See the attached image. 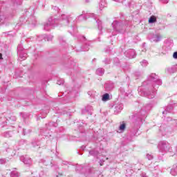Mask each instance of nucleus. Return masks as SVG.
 Returning <instances> with one entry per match:
<instances>
[{
	"instance_id": "1",
	"label": "nucleus",
	"mask_w": 177,
	"mask_h": 177,
	"mask_svg": "<svg viewBox=\"0 0 177 177\" xmlns=\"http://www.w3.org/2000/svg\"><path fill=\"white\" fill-rule=\"evenodd\" d=\"M112 26L113 30L115 31H118L119 32H121L123 34V32H125V25L122 24L121 22H118L117 21H114L112 23Z\"/></svg>"
},
{
	"instance_id": "2",
	"label": "nucleus",
	"mask_w": 177,
	"mask_h": 177,
	"mask_svg": "<svg viewBox=\"0 0 177 177\" xmlns=\"http://www.w3.org/2000/svg\"><path fill=\"white\" fill-rule=\"evenodd\" d=\"M57 19H55L53 17H51L48 19V21L44 24V30L49 31L50 28L55 27V24H57Z\"/></svg>"
},
{
	"instance_id": "3",
	"label": "nucleus",
	"mask_w": 177,
	"mask_h": 177,
	"mask_svg": "<svg viewBox=\"0 0 177 177\" xmlns=\"http://www.w3.org/2000/svg\"><path fill=\"white\" fill-rule=\"evenodd\" d=\"M70 21H71V17L70 16L66 15H61V20L59 21L60 24L68 26Z\"/></svg>"
},
{
	"instance_id": "4",
	"label": "nucleus",
	"mask_w": 177,
	"mask_h": 177,
	"mask_svg": "<svg viewBox=\"0 0 177 177\" xmlns=\"http://www.w3.org/2000/svg\"><path fill=\"white\" fill-rule=\"evenodd\" d=\"M149 38L152 41V42H160L161 41V39L162 38V36L160 35V33L156 34H149Z\"/></svg>"
},
{
	"instance_id": "5",
	"label": "nucleus",
	"mask_w": 177,
	"mask_h": 177,
	"mask_svg": "<svg viewBox=\"0 0 177 177\" xmlns=\"http://www.w3.org/2000/svg\"><path fill=\"white\" fill-rule=\"evenodd\" d=\"M125 55L129 59H135V57H136V53L135 52V50L133 49L128 50L125 53Z\"/></svg>"
},
{
	"instance_id": "6",
	"label": "nucleus",
	"mask_w": 177,
	"mask_h": 177,
	"mask_svg": "<svg viewBox=\"0 0 177 177\" xmlns=\"http://www.w3.org/2000/svg\"><path fill=\"white\" fill-rule=\"evenodd\" d=\"M17 54L19 55V59L21 60H26L27 59V54L24 51H19L17 52Z\"/></svg>"
},
{
	"instance_id": "7",
	"label": "nucleus",
	"mask_w": 177,
	"mask_h": 177,
	"mask_svg": "<svg viewBox=\"0 0 177 177\" xmlns=\"http://www.w3.org/2000/svg\"><path fill=\"white\" fill-rule=\"evenodd\" d=\"M7 20H8V19H6V17H5L3 14L0 12V26L2 24H5V23H6Z\"/></svg>"
},
{
	"instance_id": "8",
	"label": "nucleus",
	"mask_w": 177,
	"mask_h": 177,
	"mask_svg": "<svg viewBox=\"0 0 177 177\" xmlns=\"http://www.w3.org/2000/svg\"><path fill=\"white\" fill-rule=\"evenodd\" d=\"M107 3H106L105 0H101L99 3V6H100V10H102V9H104V8H106Z\"/></svg>"
},
{
	"instance_id": "9",
	"label": "nucleus",
	"mask_w": 177,
	"mask_h": 177,
	"mask_svg": "<svg viewBox=\"0 0 177 177\" xmlns=\"http://www.w3.org/2000/svg\"><path fill=\"white\" fill-rule=\"evenodd\" d=\"M102 102H107V100H110V95L109 93H105L102 95Z\"/></svg>"
},
{
	"instance_id": "10",
	"label": "nucleus",
	"mask_w": 177,
	"mask_h": 177,
	"mask_svg": "<svg viewBox=\"0 0 177 177\" xmlns=\"http://www.w3.org/2000/svg\"><path fill=\"white\" fill-rule=\"evenodd\" d=\"M157 21V18L154 16H151L149 19V23L150 24H153V23H156Z\"/></svg>"
},
{
	"instance_id": "11",
	"label": "nucleus",
	"mask_w": 177,
	"mask_h": 177,
	"mask_svg": "<svg viewBox=\"0 0 177 177\" xmlns=\"http://www.w3.org/2000/svg\"><path fill=\"white\" fill-rule=\"evenodd\" d=\"M140 64L142 67H147V66H149V62L147 60L144 59L140 62Z\"/></svg>"
},
{
	"instance_id": "12",
	"label": "nucleus",
	"mask_w": 177,
	"mask_h": 177,
	"mask_svg": "<svg viewBox=\"0 0 177 177\" xmlns=\"http://www.w3.org/2000/svg\"><path fill=\"white\" fill-rule=\"evenodd\" d=\"M45 41H52L53 39V35H49L46 37H44Z\"/></svg>"
},
{
	"instance_id": "13",
	"label": "nucleus",
	"mask_w": 177,
	"mask_h": 177,
	"mask_svg": "<svg viewBox=\"0 0 177 177\" xmlns=\"http://www.w3.org/2000/svg\"><path fill=\"white\" fill-rule=\"evenodd\" d=\"M17 52H24V48H23V45L19 44L17 46Z\"/></svg>"
},
{
	"instance_id": "14",
	"label": "nucleus",
	"mask_w": 177,
	"mask_h": 177,
	"mask_svg": "<svg viewBox=\"0 0 177 177\" xmlns=\"http://www.w3.org/2000/svg\"><path fill=\"white\" fill-rule=\"evenodd\" d=\"M125 128H126V124L125 123H123L120 126L119 129L120 131H124Z\"/></svg>"
},
{
	"instance_id": "15",
	"label": "nucleus",
	"mask_w": 177,
	"mask_h": 177,
	"mask_svg": "<svg viewBox=\"0 0 177 177\" xmlns=\"http://www.w3.org/2000/svg\"><path fill=\"white\" fill-rule=\"evenodd\" d=\"M96 23H97L98 28H99L100 30H102V21L97 19V20L96 21Z\"/></svg>"
},
{
	"instance_id": "16",
	"label": "nucleus",
	"mask_w": 177,
	"mask_h": 177,
	"mask_svg": "<svg viewBox=\"0 0 177 177\" xmlns=\"http://www.w3.org/2000/svg\"><path fill=\"white\" fill-rule=\"evenodd\" d=\"M88 17H93V19L96 20V19H97V15H95V14H89Z\"/></svg>"
},
{
	"instance_id": "17",
	"label": "nucleus",
	"mask_w": 177,
	"mask_h": 177,
	"mask_svg": "<svg viewBox=\"0 0 177 177\" xmlns=\"http://www.w3.org/2000/svg\"><path fill=\"white\" fill-rule=\"evenodd\" d=\"M104 63H105V64H109L110 59L109 58L105 59V60H104Z\"/></svg>"
},
{
	"instance_id": "18",
	"label": "nucleus",
	"mask_w": 177,
	"mask_h": 177,
	"mask_svg": "<svg viewBox=\"0 0 177 177\" xmlns=\"http://www.w3.org/2000/svg\"><path fill=\"white\" fill-rule=\"evenodd\" d=\"M83 50L84 52H86V51L89 50V47L88 46H86L85 48H83Z\"/></svg>"
},
{
	"instance_id": "19",
	"label": "nucleus",
	"mask_w": 177,
	"mask_h": 177,
	"mask_svg": "<svg viewBox=\"0 0 177 177\" xmlns=\"http://www.w3.org/2000/svg\"><path fill=\"white\" fill-rule=\"evenodd\" d=\"M174 59H177V52H174L173 54Z\"/></svg>"
},
{
	"instance_id": "20",
	"label": "nucleus",
	"mask_w": 177,
	"mask_h": 177,
	"mask_svg": "<svg viewBox=\"0 0 177 177\" xmlns=\"http://www.w3.org/2000/svg\"><path fill=\"white\" fill-rule=\"evenodd\" d=\"M162 2H163V3H168L169 1V0H160Z\"/></svg>"
},
{
	"instance_id": "21",
	"label": "nucleus",
	"mask_w": 177,
	"mask_h": 177,
	"mask_svg": "<svg viewBox=\"0 0 177 177\" xmlns=\"http://www.w3.org/2000/svg\"><path fill=\"white\" fill-rule=\"evenodd\" d=\"M114 62H115V63H120V59H118V58H115V59H114Z\"/></svg>"
},
{
	"instance_id": "22",
	"label": "nucleus",
	"mask_w": 177,
	"mask_h": 177,
	"mask_svg": "<svg viewBox=\"0 0 177 177\" xmlns=\"http://www.w3.org/2000/svg\"><path fill=\"white\" fill-rule=\"evenodd\" d=\"M113 1H115L116 2H124V1H125V0H113Z\"/></svg>"
},
{
	"instance_id": "23",
	"label": "nucleus",
	"mask_w": 177,
	"mask_h": 177,
	"mask_svg": "<svg viewBox=\"0 0 177 177\" xmlns=\"http://www.w3.org/2000/svg\"><path fill=\"white\" fill-rule=\"evenodd\" d=\"M71 66H75V63L74 62H72L71 63Z\"/></svg>"
},
{
	"instance_id": "24",
	"label": "nucleus",
	"mask_w": 177,
	"mask_h": 177,
	"mask_svg": "<svg viewBox=\"0 0 177 177\" xmlns=\"http://www.w3.org/2000/svg\"><path fill=\"white\" fill-rule=\"evenodd\" d=\"M20 21H23V17L20 18Z\"/></svg>"
},
{
	"instance_id": "25",
	"label": "nucleus",
	"mask_w": 177,
	"mask_h": 177,
	"mask_svg": "<svg viewBox=\"0 0 177 177\" xmlns=\"http://www.w3.org/2000/svg\"><path fill=\"white\" fill-rule=\"evenodd\" d=\"M0 59H2V54H0Z\"/></svg>"
},
{
	"instance_id": "26",
	"label": "nucleus",
	"mask_w": 177,
	"mask_h": 177,
	"mask_svg": "<svg viewBox=\"0 0 177 177\" xmlns=\"http://www.w3.org/2000/svg\"><path fill=\"white\" fill-rule=\"evenodd\" d=\"M86 2H89V0H86Z\"/></svg>"
},
{
	"instance_id": "27",
	"label": "nucleus",
	"mask_w": 177,
	"mask_h": 177,
	"mask_svg": "<svg viewBox=\"0 0 177 177\" xmlns=\"http://www.w3.org/2000/svg\"><path fill=\"white\" fill-rule=\"evenodd\" d=\"M28 21H30V19H28Z\"/></svg>"
},
{
	"instance_id": "28",
	"label": "nucleus",
	"mask_w": 177,
	"mask_h": 177,
	"mask_svg": "<svg viewBox=\"0 0 177 177\" xmlns=\"http://www.w3.org/2000/svg\"><path fill=\"white\" fill-rule=\"evenodd\" d=\"M115 66H118V64H116Z\"/></svg>"
}]
</instances>
